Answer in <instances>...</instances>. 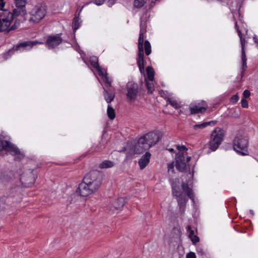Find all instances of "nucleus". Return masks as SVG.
I'll use <instances>...</instances> for the list:
<instances>
[{
	"label": "nucleus",
	"instance_id": "nucleus-1",
	"mask_svg": "<svg viewBox=\"0 0 258 258\" xmlns=\"http://www.w3.org/2000/svg\"><path fill=\"white\" fill-rule=\"evenodd\" d=\"M175 148L178 151L175 158L176 169L180 172H183L188 166L190 177L193 178L195 162L193 165L188 164L191 158L187 155V148L184 145H176Z\"/></svg>",
	"mask_w": 258,
	"mask_h": 258
},
{
	"label": "nucleus",
	"instance_id": "nucleus-2",
	"mask_svg": "<svg viewBox=\"0 0 258 258\" xmlns=\"http://www.w3.org/2000/svg\"><path fill=\"white\" fill-rule=\"evenodd\" d=\"M160 140L159 135L155 132H149L140 137L135 146L136 154H140L156 144Z\"/></svg>",
	"mask_w": 258,
	"mask_h": 258
},
{
	"label": "nucleus",
	"instance_id": "nucleus-3",
	"mask_svg": "<svg viewBox=\"0 0 258 258\" xmlns=\"http://www.w3.org/2000/svg\"><path fill=\"white\" fill-rule=\"evenodd\" d=\"M145 33L140 32L138 39V53L137 62L141 74L144 73L145 71L144 48L145 49V53L147 55H150L152 51L151 46L149 41L146 40L144 43V34Z\"/></svg>",
	"mask_w": 258,
	"mask_h": 258
},
{
	"label": "nucleus",
	"instance_id": "nucleus-4",
	"mask_svg": "<svg viewBox=\"0 0 258 258\" xmlns=\"http://www.w3.org/2000/svg\"><path fill=\"white\" fill-rule=\"evenodd\" d=\"M13 15L9 11H2L0 12V32L5 34L11 30L17 29L20 25V22L16 19L15 22L12 25Z\"/></svg>",
	"mask_w": 258,
	"mask_h": 258
},
{
	"label": "nucleus",
	"instance_id": "nucleus-5",
	"mask_svg": "<svg viewBox=\"0 0 258 258\" xmlns=\"http://www.w3.org/2000/svg\"><path fill=\"white\" fill-rule=\"evenodd\" d=\"M249 138L243 133H238L233 140V149L241 156H247L248 152Z\"/></svg>",
	"mask_w": 258,
	"mask_h": 258
},
{
	"label": "nucleus",
	"instance_id": "nucleus-6",
	"mask_svg": "<svg viewBox=\"0 0 258 258\" xmlns=\"http://www.w3.org/2000/svg\"><path fill=\"white\" fill-rule=\"evenodd\" d=\"M83 180L95 192L99 189L102 184V178L99 171H92L85 175Z\"/></svg>",
	"mask_w": 258,
	"mask_h": 258
},
{
	"label": "nucleus",
	"instance_id": "nucleus-7",
	"mask_svg": "<svg viewBox=\"0 0 258 258\" xmlns=\"http://www.w3.org/2000/svg\"><path fill=\"white\" fill-rule=\"evenodd\" d=\"M225 136V131L217 127L212 132L209 142V148L211 151H215L222 143Z\"/></svg>",
	"mask_w": 258,
	"mask_h": 258
},
{
	"label": "nucleus",
	"instance_id": "nucleus-8",
	"mask_svg": "<svg viewBox=\"0 0 258 258\" xmlns=\"http://www.w3.org/2000/svg\"><path fill=\"white\" fill-rule=\"evenodd\" d=\"M29 14L30 22L36 24L45 17L46 15V9L43 6H36L31 10Z\"/></svg>",
	"mask_w": 258,
	"mask_h": 258
},
{
	"label": "nucleus",
	"instance_id": "nucleus-9",
	"mask_svg": "<svg viewBox=\"0 0 258 258\" xmlns=\"http://www.w3.org/2000/svg\"><path fill=\"white\" fill-rule=\"evenodd\" d=\"M2 150L7 151L12 155L16 156L18 159H21L24 157L17 146L9 141L0 140V151Z\"/></svg>",
	"mask_w": 258,
	"mask_h": 258
},
{
	"label": "nucleus",
	"instance_id": "nucleus-10",
	"mask_svg": "<svg viewBox=\"0 0 258 258\" xmlns=\"http://www.w3.org/2000/svg\"><path fill=\"white\" fill-rule=\"evenodd\" d=\"M172 195L177 199L180 211L181 213H184L188 199L185 197L182 196V193L179 190V188L176 186L174 183H172Z\"/></svg>",
	"mask_w": 258,
	"mask_h": 258
},
{
	"label": "nucleus",
	"instance_id": "nucleus-11",
	"mask_svg": "<svg viewBox=\"0 0 258 258\" xmlns=\"http://www.w3.org/2000/svg\"><path fill=\"white\" fill-rule=\"evenodd\" d=\"M235 27L237 29L238 36L240 39V43L241 45V59H242V66H241V71L240 74V79H242L243 78L244 74L245 73V71L246 69L247 68L246 65V57L245 55V52L244 50V45H245V40L242 38L241 32L239 30L238 28L237 22H235Z\"/></svg>",
	"mask_w": 258,
	"mask_h": 258
},
{
	"label": "nucleus",
	"instance_id": "nucleus-12",
	"mask_svg": "<svg viewBox=\"0 0 258 258\" xmlns=\"http://www.w3.org/2000/svg\"><path fill=\"white\" fill-rule=\"evenodd\" d=\"M127 99L128 101H135L137 97L138 92V86L137 84L133 82H128L127 84Z\"/></svg>",
	"mask_w": 258,
	"mask_h": 258
},
{
	"label": "nucleus",
	"instance_id": "nucleus-13",
	"mask_svg": "<svg viewBox=\"0 0 258 258\" xmlns=\"http://www.w3.org/2000/svg\"><path fill=\"white\" fill-rule=\"evenodd\" d=\"M59 35H49L47 37L46 45L49 49H53L62 42Z\"/></svg>",
	"mask_w": 258,
	"mask_h": 258
},
{
	"label": "nucleus",
	"instance_id": "nucleus-14",
	"mask_svg": "<svg viewBox=\"0 0 258 258\" xmlns=\"http://www.w3.org/2000/svg\"><path fill=\"white\" fill-rule=\"evenodd\" d=\"M76 191L82 197H87L94 193L84 180L79 184Z\"/></svg>",
	"mask_w": 258,
	"mask_h": 258
},
{
	"label": "nucleus",
	"instance_id": "nucleus-15",
	"mask_svg": "<svg viewBox=\"0 0 258 258\" xmlns=\"http://www.w3.org/2000/svg\"><path fill=\"white\" fill-rule=\"evenodd\" d=\"M202 105L200 103L198 104L190 106V111L191 114H197L205 112L208 108V105L205 101L201 102Z\"/></svg>",
	"mask_w": 258,
	"mask_h": 258
},
{
	"label": "nucleus",
	"instance_id": "nucleus-16",
	"mask_svg": "<svg viewBox=\"0 0 258 258\" xmlns=\"http://www.w3.org/2000/svg\"><path fill=\"white\" fill-rule=\"evenodd\" d=\"M151 156V154L149 152H147L139 159L138 163H139L140 169H141V170L144 169L147 166V165L149 163Z\"/></svg>",
	"mask_w": 258,
	"mask_h": 258
},
{
	"label": "nucleus",
	"instance_id": "nucleus-17",
	"mask_svg": "<svg viewBox=\"0 0 258 258\" xmlns=\"http://www.w3.org/2000/svg\"><path fill=\"white\" fill-rule=\"evenodd\" d=\"M14 174L12 171H5L0 173V182L6 183L12 180Z\"/></svg>",
	"mask_w": 258,
	"mask_h": 258
},
{
	"label": "nucleus",
	"instance_id": "nucleus-18",
	"mask_svg": "<svg viewBox=\"0 0 258 258\" xmlns=\"http://www.w3.org/2000/svg\"><path fill=\"white\" fill-rule=\"evenodd\" d=\"M11 14L13 15V20L20 16L24 17L26 15L25 7H17L16 9L13 10V13L11 12Z\"/></svg>",
	"mask_w": 258,
	"mask_h": 258
},
{
	"label": "nucleus",
	"instance_id": "nucleus-19",
	"mask_svg": "<svg viewBox=\"0 0 258 258\" xmlns=\"http://www.w3.org/2000/svg\"><path fill=\"white\" fill-rule=\"evenodd\" d=\"M182 190L186 192L189 198L194 202L195 196L192 190L190 188L187 183L183 182L181 185Z\"/></svg>",
	"mask_w": 258,
	"mask_h": 258
},
{
	"label": "nucleus",
	"instance_id": "nucleus-20",
	"mask_svg": "<svg viewBox=\"0 0 258 258\" xmlns=\"http://www.w3.org/2000/svg\"><path fill=\"white\" fill-rule=\"evenodd\" d=\"M43 42H39L38 41H25L22 43H20L17 46L16 50H18L21 47L23 48H26L27 47H29L30 48H32L34 45L37 44H42Z\"/></svg>",
	"mask_w": 258,
	"mask_h": 258
},
{
	"label": "nucleus",
	"instance_id": "nucleus-21",
	"mask_svg": "<svg viewBox=\"0 0 258 258\" xmlns=\"http://www.w3.org/2000/svg\"><path fill=\"white\" fill-rule=\"evenodd\" d=\"M104 99L108 103H111L113 101L115 97V93L114 92L107 90L104 89V92L103 93Z\"/></svg>",
	"mask_w": 258,
	"mask_h": 258
},
{
	"label": "nucleus",
	"instance_id": "nucleus-22",
	"mask_svg": "<svg viewBox=\"0 0 258 258\" xmlns=\"http://www.w3.org/2000/svg\"><path fill=\"white\" fill-rule=\"evenodd\" d=\"M99 75L101 76L102 79L106 84L107 86L110 87L111 86V81L110 79L107 76V74L105 70H103L100 71Z\"/></svg>",
	"mask_w": 258,
	"mask_h": 258
},
{
	"label": "nucleus",
	"instance_id": "nucleus-23",
	"mask_svg": "<svg viewBox=\"0 0 258 258\" xmlns=\"http://www.w3.org/2000/svg\"><path fill=\"white\" fill-rule=\"evenodd\" d=\"M166 102L167 104H170L175 109H178L180 107V104L178 103V102L172 97L166 98Z\"/></svg>",
	"mask_w": 258,
	"mask_h": 258
},
{
	"label": "nucleus",
	"instance_id": "nucleus-24",
	"mask_svg": "<svg viewBox=\"0 0 258 258\" xmlns=\"http://www.w3.org/2000/svg\"><path fill=\"white\" fill-rule=\"evenodd\" d=\"M90 61L91 63V64L94 67V68H95L98 73L100 72V71H101L103 70L101 68H100L99 63H98V58L96 56H92L90 57Z\"/></svg>",
	"mask_w": 258,
	"mask_h": 258
},
{
	"label": "nucleus",
	"instance_id": "nucleus-25",
	"mask_svg": "<svg viewBox=\"0 0 258 258\" xmlns=\"http://www.w3.org/2000/svg\"><path fill=\"white\" fill-rule=\"evenodd\" d=\"M124 204V200L122 198H118L113 204L114 208L117 210L122 208Z\"/></svg>",
	"mask_w": 258,
	"mask_h": 258
},
{
	"label": "nucleus",
	"instance_id": "nucleus-26",
	"mask_svg": "<svg viewBox=\"0 0 258 258\" xmlns=\"http://www.w3.org/2000/svg\"><path fill=\"white\" fill-rule=\"evenodd\" d=\"M114 162L109 160H104L99 164V167L100 169H105L111 168L114 166Z\"/></svg>",
	"mask_w": 258,
	"mask_h": 258
},
{
	"label": "nucleus",
	"instance_id": "nucleus-27",
	"mask_svg": "<svg viewBox=\"0 0 258 258\" xmlns=\"http://www.w3.org/2000/svg\"><path fill=\"white\" fill-rule=\"evenodd\" d=\"M216 123L215 121H210L208 122H203L201 124H195L193 126L194 129L204 128L209 125H215Z\"/></svg>",
	"mask_w": 258,
	"mask_h": 258
},
{
	"label": "nucleus",
	"instance_id": "nucleus-28",
	"mask_svg": "<svg viewBox=\"0 0 258 258\" xmlns=\"http://www.w3.org/2000/svg\"><path fill=\"white\" fill-rule=\"evenodd\" d=\"M147 74V78L148 81L151 82H153L154 79V71L153 69L150 66H148L146 68Z\"/></svg>",
	"mask_w": 258,
	"mask_h": 258
},
{
	"label": "nucleus",
	"instance_id": "nucleus-29",
	"mask_svg": "<svg viewBox=\"0 0 258 258\" xmlns=\"http://www.w3.org/2000/svg\"><path fill=\"white\" fill-rule=\"evenodd\" d=\"M81 21H80V18L78 16H76L74 18L72 25L74 32L79 28L81 26Z\"/></svg>",
	"mask_w": 258,
	"mask_h": 258
},
{
	"label": "nucleus",
	"instance_id": "nucleus-30",
	"mask_svg": "<svg viewBox=\"0 0 258 258\" xmlns=\"http://www.w3.org/2000/svg\"><path fill=\"white\" fill-rule=\"evenodd\" d=\"M149 0H134V8L135 9H140L144 6L145 4Z\"/></svg>",
	"mask_w": 258,
	"mask_h": 258
},
{
	"label": "nucleus",
	"instance_id": "nucleus-31",
	"mask_svg": "<svg viewBox=\"0 0 258 258\" xmlns=\"http://www.w3.org/2000/svg\"><path fill=\"white\" fill-rule=\"evenodd\" d=\"M107 113L108 117L111 119H113L115 117V113L114 109L110 105H108Z\"/></svg>",
	"mask_w": 258,
	"mask_h": 258
},
{
	"label": "nucleus",
	"instance_id": "nucleus-32",
	"mask_svg": "<svg viewBox=\"0 0 258 258\" xmlns=\"http://www.w3.org/2000/svg\"><path fill=\"white\" fill-rule=\"evenodd\" d=\"M146 86L148 89V92L150 93H152L154 90V85L153 83V82H151L150 81H146Z\"/></svg>",
	"mask_w": 258,
	"mask_h": 258
},
{
	"label": "nucleus",
	"instance_id": "nucleus-33",
	"mask_svg": "<svg viewBox=\"0 0 258 258\" xmlns=\"http://www.w3.org/2000/svg\"><path fill=\"white\" fill-rule=\"evenodd\" d=\"M16 7H25L26 0H14Z\"/></svg>",
	"mask_w": 258,
	"mask_h": 258
},
{
	"label": "nucleus",
	"instance_id": "nucleus-34",
	"mask_svg": "<svg viewBox=\"0 0 258 258\" xmlns=\"http://www.w3.org/2000/svg\"><path fill=\"white\" fill-rule=\"evenodd\" d=\"M31 176L32 177L30 178V181L26 182V184H27L28 186H31L33 185L36 180L35 176L32 174V173H31Z\"/></svg>",
	"mask_w": 258,
	"mask_h": 258
},
{
	"label": "nucleus",
	"instance_id": "nucleus-35",
	"mask_svg": "<svg viewBox=\"0 0 258 258\" xmlns=\"http://www.w3.org/2000/svg\"><path fill=\"white\" fill-rule=\"evenodd\" d=\"M140 32L146 33V25L143 24L142 20H141L140 23Z\"/></svg>",
	"mask_w": 258,
	"mask_h": 258
},
{
	"label": "nucleus",
	"instance_id": "nucleus-36",
	"mask_svg": "<svg viewBox=\"0 0 258 258\" xmlns=\"http://www.w3.org/2000/svg\"><path fill=\"white\" fill-rule=\"evenodd\" d=\"M197 253L200 255H203L205 253L204 249L200 246H198L197 247Z\"/></svg>",
	"mask_w": 258,
	"mask_h": 258
},
{
	"label": "nucleus",
	"instance_id": "nucleus-37",
	"mask_svg": "<svg viewBox=\"0 0 258 258\" xmlns=\"http://www.w3.org/2000/svg\"><path fill=\"white\" fill-rule=\"evenodd\" d=\"M174 163L173 162L168 163V172H171V173H173L174 172Z\"/></svg>",
	"mask_w": 258,
	"mask_h": 258
},
{
	"label": "nucleus",
	"instance_id": "nucleus-38",
	"mask_svg": "<svg viewBox=\"0 0 258 258\" xmlns=\"http://www.w3.org/2000/svg\"><path fill=\"white\" fill-rule=\"evenodd\" d=\"M241 103L242 107L246 108L248 107V101L245 99H242L241 100Z\"/></svg>",
	"mask_w": 258,
	"mask_h": 258
},
{
	"label": "nucleus",
	"instance_id": "nucleus-39",
	"mask_svg": "<svg viewBox=\"0 0 258 258\" xmlns=\"http://www.w3.org/2000/svg\"><path fill=\"white\" fill-rule=\"evenodd\" d=\"M189 238L190 239V240H191L194 244L198 242L200 240L199 237L195 235L192 237H190Z\"/></svg>",
	"mask_w": 258,
	"mask_h": 258
},
{
	"label": "nucleus",
	"instance_id": "nucleus-40",
	"mask_svg": "<svg viewBox=\"0 0 258 258\" xmlns=\"http://www.w3.org/2000/svg\"><path fill=\"white\" fill-rule=\"evenodd\" d=\"M5 4L6 2L5 0H0V12L2 11H8L7 10L4 9Z\"/></svg>",
	"mask_w": 258,
	"mask_h": 258
},
{
	"label": "nucleus",
	"instance_id": "nucleus-41",
	"mask_svg": "<svg viewBox=\"0 0 258 258\" xmlns=\"http://www.w3.org/2000/svg\"><path fill=\"white\" fill-rule=\"evenodd\" d=\"M186 258H196V254L193 252H190L187 253L186 255Z\"/></svg>",
	"mask_w": 258,
	"mask_h": 258
},
{
	"label": "nucleus",
	"instance_id": "nucleus-42",
	"mask_svg": "<svg viewBox=\"0 0 258 258\" xmlns=\"http://www.w3.org/2000/svg\"><path fill=\"white\" fill-rule=\"evenodd\" d=\"M187 229L189 232V237L190 238L194 235V230L191 229V226L189 225L187 226Z\"/></svg>",
	"mask_w": 258,
	"mask_h": 258
},
{
	"label": "nucleus",
	"instance_id": "nucleus-43",
	"mask_svg": "<svg viewBox=\"0 0 258 258\" xmlns=\"http://www.w3.org/2000/svg\"><path fill=\"white\" fill-rule=\"evenodd\" d=\"M238 99H239V97H238V95H234L232 96V97L231 98V101L232 102H233V103H236V102H237Z\"/></svg>",
	"mask_w": 258,
	"mask_h": 258
},
{
	"label": "nucleus",
	"instance_id": "nucleus-44",
	"mask_svg": "<svg viewBox=\"0 0 258 258\" xmlns=\"http://www.w3.org/2000/svg\"><path fill=\"white\" fill-rule=\"evenodd\" d=\"M243 95L245 98H248L250 95V91L248 90H245L244 91Z\"/></svg>",
	"mask_w": 258,
	"mask_h": 258
},
{
	"label": "nucleus",
	"instance_id": "nucleus-45",
	"mask_svg": "<svg viewBox=\"0 0 258 258\" xmlns=\"http://www.w3.org/2000/svg\"><path fill=\"white\" fill-rule=\"evenodd\" d=\"M104 1L105 0H94V3L96 5L100 6L104 3Z\"/></svg>",
	"mask_w": 258,
	"mask_h": 258
},
{
	"label": "nucleus",
	"instance_id": "nucleus-46",
	"mask_svg": "<svg viewBox=\"0 0 258 258\" xmlns=\"http://www.w3.org/2000/svg\"><path fill=\"white\" fill-rule=\"evenodd\" d=\"M106 3L109 7H111L115 3V0H108Z\"/></svg>",
	"mask_w": 258,
	"mask_h": 258
},
{
	"label": "nucleus",
	"instance_id": "nucleus-47",
	"mask_svg": "<svg viewBox=\"0 0 258 258\" xmlns=\"http://www.w3.org/2000/svg\"><path fill=\"white\" fill-rule=\"evenodd\" d=\"M253 40L255 43H256L257 44L258 47V38H257L256 36L253 37Z\"/></svg>",
	"mask_w": 258,
	"mask_h": 258
},
{
	"label": "nucleus",
	"instance_id": "nucleus-48",
	"mask_svg": "<svg viewBox=\"0 0 258 258\" xmlns=\"http://www.w3.org/2000/svg\"><path fill=\"white\" fill-rule=\"evenodd\" d=\"M20 179L22 181H27L26 179H25V175H22Z\"/></svg>",
	"mask_w": 258,
	"mask_h": 258
},
{
	"label": "nucleus",
	"instance_id": "nucleus-49",
	"mask_svg": "<svg viewBox=\"0 0 258 258\" xmlns=\"http://www.w3.org/2000/svg\"><path fill=\"white\" fill-rule=\"evenodd\" d=\"M173 150V149H172L169 150V151H172Z\"/></svg>",
	"mask_w": 258,
	"mask_h": 258
}]
</instances>
